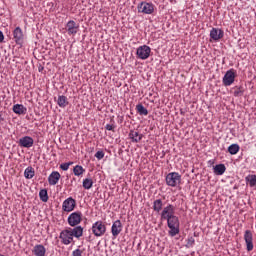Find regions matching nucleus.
Segmentation results:
<instances>
[{
  "label": "nucleus",
  "mask_w": 256,
  "mask_h": 256,
  "mask_svg": "<svg viewBox=\"0 0 256 256\" xmlns=\"http://www.w3.org/2000/svg\"><path fill=\"white\" fill-rule=\"evenodd\" d=\"M33 143L34 140L31 138V136H25L19 139L20 147H25L26 149L33 147Z\"/></svg>",
  "instance_id": "16"
},
{
  "label": "nucleus",
  "mask_w": 256,
  "mask_h": 256,
  "mask_svg": "<svg viewBox=\"0 0 256 256\" xmlns=\"http://www.w3.org/2000/svg\"><path fill=\"white\" fill-rule=\"evenodd\" d=\"M85 170L83 169V166L81 165H76L73 169V173L76 177H81V175H83V172Z\"/></svg>",
  "instance_id": "30"
},
{
  "label": "nucleus",
  "mask_w": 256,
  "mask_h": 256,
  "mask_svg": "<svg viewBox=\"0 0 256 256\" xmlns=\"http://www.w3.org/2000/svg\"><path fill=\"white\" fill-rule=\"evenodd\" d=\"M121 231H123V224L121 223V220H116L112 224V228H111V233L113 237H118Z\"/></svg>",
  "instance_id": "15"
},
{
  "label": "nucleus",
  "mask_w": 256,
  "mask_h": 256,
  "mask_svg": "<svg viewBox=\"0 0 256 256\" xmlns=\"http://www.w3.org/2000/svg\"><path fill=\"white\" fill-rule=\"evenodd\" d=\"M5 39V35H3V32L0 30V43H3Z\"/></svg>",
  "instance_id": "37"
},
{
  "label": "nucleus",
  "mask_w": 256,
  "mask_h": 256,
  "mask_svg": "<svg viewBox=\"0 0 256 256\" xmlns=\"http://www.w3.org/2000/svg\"><path fill=\"white\" fill-rule=\"evenodd\" d=\"M32 253L35 256H45V254L47 253V249H45V246H43L42 244H37L36 246H34Z\"/></svg>",
  "instance_id": "18"
},
{
  "label": "nucleus",
  "mask_w": 256,
  "mask_h": 256,
  "mask_svg": "<svg viewBox=\"0 0 256 256\" xmlns=\"http://www.w3.org/2000/svg\"><path fill=\"white\" fill-rule=\"evenodd\" d=\"M59 107L64 108L66 105H69V101H67V96H59L57 101Z\"/></svg>",
  "instance_id": "27"
},
{
  "label": "nucleus",
  "mask_w": 256,
  "mask_h": 256,
  "mask_svg": "<svg viewBox=\"0 0 256 256\" xmlns=\"http://www.w3.org/2000/svg\"><path fill=\"white\" fill-rule=\"evenodd\" d=\"M136 111L139 115H145V116L149 115V111L141 103L136 105Z\"/></svg>",
  "instance_id": "23"
},
{
  "label": "nucleus",
  "mask_w": 256,
  "mask_h": 256,
  "mask_svg": "<svg viewBox=\"0 0 256 256\" xmlns=\"http://www.w3.org/2000/svg\"><path fill=\"white\" fill-rule=\"evenodd\" d=\"M245 181L249 187H256V175L250 174L246 176Z\"/></svg>",
  "instance_id": "22"
},
{
  "label": "nucleus",
  "mask_w": 256,
  "mask_h": 256,
  "mask_svg": "<svg viewBox=\"0 0 256 256\" xmlns=\"http://www.w3.org/2000/svg\"><path fill=\"white\" fill-rule=\"evenodd\" d=\"M61 179V174L57 171H53L48 177L49 185H57Z\"/></svg>",
  "instance_id": "17"
},
{
  "label": "nucleus",
  "mask_w": 256,
  "mask_h": 256,
  "mask_svg": "<svg viewBox=\"0 0 256 256\" xmlns=\"http://www.w3.org/2000/svg\"><path fill=\"white\" fill-rule=\"evenodd\" d=\"M24 177L26 179H33V177H35V170L33 169V167H28L25 169Z\"/></svg>",
  "instance_id": "24"
},
{
  "label": "nucleus",
  "mask_w": 256,
  "mask_h": 256,
  "mask_svg": "<svg viewBox=\"0 0 256 256\" xmlns=\"http://www.w3.org/2000/svg\"><path fill=\"white\" fill-rule=\"evenodd\" d=\"M0 121H4L3 117L1 116V114H0Z\"/></svg>",
  "instance_id": "38"
},
{
  "label": "nucleus",
  "mask_w": 256,
  "mask_h": 256,
  "mask_svg": "<svg viewBox=\"0 0 256 256\" xmlns=\"http://www.w3.org/2000/svg\"><path fill=\"white\" fill-rule=\"evenodd\" d=\"M227 171V167H225V164H217L214 166V174L215 175H223Z\"/></svg>",
  "instance_id": "21"
},
{
  "label": "nucleus",
  "mask_w": 256,
  "mask_h": 256,
  "mask_svg": "<svg viewBox=\"0 0 256 256\" xmlns=\"http://www.w3.org/2000/svg\"><path fill=\"white\" fill-rule=\"evenodd\" d=\"M72 256H83V250L76 249L72 252Z\"/></svg>",
  "instance_id": "35"
},
{
  "label": "nucleus",
  "mask_w": 256,
  "mask_h": 256,
  "mask_svg": "<svg viewBox=\"0 0 256 256\" xmlns=\"http://www.w3.org/2000/svg\"><path fill=\"white\" fill-rule=\"evenodd\" d=\"M193 245H195V238L193 237L188 238L187 247H193Z\"/></svg>",
  "instance_id": "34"
},
{
  "label": "nucleus",
  "mask_w": 256,
  "mask_h": 256,
  "mask_svg": "<svg viewBox=\"0 0 256 256\" xmlns=\"http://www.w3.org/2000/svg\"><path fill=\"white\" fill-rule=\"evenodd\" d=\"M66 31L68 35H77V33H79V24L74 20L68 21L66 24Z\"/></svg>",
  "instance_id": "10"
},
{
  "label": "nucleus",
  "mask_w": 256,
  "mask_h": 256,
  "mask_svg": "<svg viewBox=\"0 0 256 256\" xmlns=\"http://www.w3.org/2000/svg\"><path fill=\"white\" fill-rule=\"evenodd\" d=\"M39 197L43 203H47V201H49V194L47 193V189L40 190Z\"/></svg>",
  "instance_id": "26"
},
{
  "label": "nucleus",
  "mask_w": 256,
  "mask_h": 256,
  "mask_svg": "<svg viewBox=\"0 0 256 256\" xmlns=\"http://www.w3.org/2000/svg\"><path fill=\"white\" fill-rule=\"evenodd\" d=\"M13 112L16 113V115H25L27 108L23 106V104H16L13 106Z\"/></svg>",
  "instance_id": "20"
},
{
  "label": "nucleus",
  "mask_w": 256,
  "mask_h": 256,
  "mask_svg": "<svg viewBox=\"0 0 256 256\" xmlns=\"http://www.w3.org/2000/svg\"><path fill=\"white\" fill-rule=\"evenodd\" d=\"M166 184L168 187H177V185H181V174L177 172L167 174Z\"/></svg>",
  "instance_id": "3"
},
{
  "label": "nucleus",
  "mask_w": 256,
  "mask_h": 256,
  "mask_svg": "<svg viewBox=\"0 0 256 256\" xmlns=\"http://www.w3.org/2000/svg\"><path fill=\"white\" fill-rule=\"evenodd\" d=\"M70 165H73V162L63 163L60 165V169H62V171H68Z\"/></svg>",
  "instance_id": "32"
},
{
  "label": "nucleus",
  "mask_w": 256,
  "mask_h": 256,
  "mask_svg": "<svg viewBox=\"0 0 256 256\" xmlns=\"http://www.w3.org/2000/svg\"><path fill=\"white\" fill-rule=\"evenodd\" d=\"M163 209V200L157 199L153 203V210L156 211V213H159Z\"/></svg>",
  "instance_id": "25"
},
{
  "label": "nucleus",
  "mask_w": 256,
  "mask_h": 256,
  "mask_svg": "<svg viewBox=\"0 0 256 256\" xmlns=\"http://www.w3.org/2000/svg\"><path fill=\"white\" fill-rule=\"evenodd\" d=\"M107 232V226L103 224V221H97L92 225V233L95 237H103V234Z\"/></svg>",
  "instance_id": "4"
},
{
  "label": "nucleus",
  "mask_w": 256,
  "mask_h": 256,
  "mask_svg": "<svg viewBox=\"0 0 256 256\" xmlns=\"http://www.w3.org/2000/svg\"><path fill=\"white\" fill-rule=\"evenodd\" d=\"M77 205V202L72 197H69L68 199L64 200L62 204V211H65L66 213H71L73 209H75Z\"/></svg>",
  "instance_id": "8"
},
{
  "label": "nucleus",
  "mask_w": 256,
  "mask_h": 256,
  "mask_svg": "<svg viewBox=\"0 0 256 256\" xmlns=\"http://www.w3.org/2000/svg\"><path fill=\"white\" fill-rule=\"evenodd\" d=\"M73 237H76V239L83 237V227L77 226L74 228H68L62 230L60 233V239L64 245H70V243H73Z\"/></svg>",
  "instance_id": "1"
},
{
  "label": "nucleus",
  "mask_w": 256,
  "mask_h": 256,
  "mask_svg": "<svg viewBox=\"0 0 256 256\" xmlns=\"http://www.w3.org/2000/svg\"><path fill=\"white\" fill-rule=\"evenodd\" d=\"M234 97H243V93H245V90L243 89L242 86L240 87H235L234 88Z\"/></svg>",
  "instance_id": "31"
},
{
  "label": "nucleus",
  "mask_w": 256,
  "mask_h": 256,
  "mask_svg": "<svg viewBox=\"0 0 256 256\" xmlns=\"http://www.w3.org/2000/svg\"><path fill=\"white\" fill-rule=\"evenodd\" d=\"M167 225L169 227V235L170 237H175V235H179V217L177 216H169L166 218Z\"/></svg>",
  "instance_id": "2"
},
{
  "label": "nucleus",
  "mask_w": 256,
  "mask_h": 256,
  "mask_svg": "<svg viewBox=\"0 0 256 256\" xmlns=\"http://www.w3.org/2000/svg\"><path fill=\"white\" fill-rule=\"evenodd\" d=\"M83 217V213L81 211L73 212L68 216V225L70 227H77L79 223H81Z\"/></svg>",
  "instance_id": "5"
},
{
  "label": "nucleus",
  "mask_w": 256,
  "mask_h": 256,
  "mask_svg": "<svg viewBox=\"0 0 256 256\" xmlns=\"http://www.w3.org/2000/svg\"><path fill=\"white\" fill-rule=\"evenodd\" d=\"M228 152L230 153V155H237V153H239V146H238V144H231L228 147Z\"/></svg>",
  "instance_id": "29"
},
{
  "label": "nucleus",
  "mask_w": 256,
  "mask_h": 256,
  "mask_svg": "<svg viewBox=\"0 0 256 256\" xmlns=\"http://www.w3.org/2000/svg\"><path fill=\"white\" fill-rule=\"evenodd\" d=\"M225 33L223 32V30L219 29V28H212V30L210 31V39H212L213 41H219L220 39H223Z\"/></svg>",
  "instance_id": "14"
},
{
  "label": "nucleus",
  "mask_w": 256,
  "mask_h": 256,
  "mask_svg": "<svg viewBox=\"0 0 256 256\" xmlns=\"http://www.w3.org/2000/svg\"><path fill=\"white\" fill-rule=\"evenodd\" d=\"M105 129H106L107 131H115V126H114V125H111V124H107V125L105 126Z\"/></svg>",
  "instance_id": "36"
},
{
  "label": "nucleus",
  "mask_w": 256,
  "mask_h": 256,
  "mask_svg": "<svg viewBox=\"0 0 256 256\" xmlns=\"http://www.w3.org/2000/svg\"><path fill=\"white\" fill-rule=\"evenodd\" d=\"M82 187L89 190L91 187H93V179L91 178H85L82 182Z\"/></svg>",
  "instance_id": "28"
},
{
  "label": "nucleus",
  "mask_w": 256,
  "mask_h": 256,
  "mask_svg": "<svg viewBox=\"0 0 256 256\" xmlns=\"http://www.w3.org/2000/svg\"><path fill=\"white\" fill-rule=\"evenodd\" d=\"M13 37L16 45H23L25 35H23V30L21 27H16L13 31Z\"/></svg>",
  "instance_id": "9"
},
{
  "label": "nucleus",
  "mask_w": 256,
  "mask_h": 256,
  "mask_svg": "<svg viewBox=\"0 0 256 256\" xmlns=\"http://www.w3.org/2000/svg\"><path fill=\"white\" fill-rule=\"evenodd\" d=\"M136 55L139 59H149V56L151 55V48L147 45L140 46L137 48Z\"/></svg>",
  "instance_id": "6"
},
{
  "label": "nucleus",
  "mask_w": 256,
  "mask_h": 256,
  "mask_svg": "<svg viewBox=\"0 0 256 256\" xmlns=\"http://www.w3.org/2000/svg\"><path fill=\"white\" fill-rule=\"evenodd\" d=\"M235 82V72L233 70H228L223 77V83L225 87H229V85H233Z\"/></svg>",
  "instance_id": "12"
},
{
  "label": "nucleus",
  "mask_w": 256,
  "mask_h": 256,
  "mask_svg": "<svg viewBox=\"0 0 256 256\" xmlns=\"http://www.w3.org/2000/svg\"><path fill=\"white\" fill-rule=\"evenodd\" d=\"M155 11V7L151 3L142 2L138 5V12L144 13L145 15H151Z\"/></svg>",
  "instance_id": "7"
},
{
  "label": "nucleus",
  "mask_w": 256,
  "mask_h": 256,
  "mask_svg": "<svg viewBox=\"0 0 256 256\" xmlns=\"http://www.w3.org/2000/svg\"><path fill=\"white\" fill-rule=\"evenodd\" d=\"M175 215V206L172 204H169L166 206L162 213H161V219H168V217H173Z\"/></svg>",
  "instance_id": "13"
},
{
  "label": "nucleus",
  "mask_w": 256,
  "mask_h": 256,
  "mask_svg": "<svg viewBox=\"0 0 256 256\" xmlns=\"http://www.w3.org/2000/svg\"><path fill=\"white\" fill-rule=\"evenodd\" d=\"M129 138L131 139L132 143H139L141 139H143V134H139V132L131 130L129 133Z\"/></svg>",
  "instance_id": "19"
},
{
  "label": "nucleus",
  "mask_w": 256,
  "mask_h": 256,
  "mask_svg": "<svg viewBox=\"0 0 256 256\" xmlns=\"http://www.w3.org/2000/svg\"><path fill=\"white\" fill-rule=\"evenodd\" d=\"M96 159H98L99 161H101V159H103V157H105V152L103 151H97L95 154Z\"/></svg>",
  "instance_id": "33"
},
{
  "label": "nucleus",
  "mask_w": 256,
  "mask_h": 256,
  "mask_svg": "<svg viewBox=\"0 0 256 256\" xmlns=\"http://www.w3.org/2000/svg\"><path fill=\"white\" fill-rule=\"evenodd\" d=\"M244 241L246 243L247 251H253V232L246 230L244 233Z\"/></svg>",
  "instance_id": "11"
}]
</instances>
